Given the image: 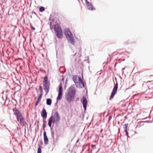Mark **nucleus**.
Returning <instances> with one entry per match:
<instances>
[{
    "instance_id": "obj_14",
    "label": "nucleus",
    "mask_w": 153,
    "mask_h": 153,
    "mask_svg": "<svg viewBox=\"0 0 153 153\" xmlns=\"http://www.w3.org/2000/svg\"><path fill=\"white\" fill-rule=\"evenodd\" d=\"M62 85L60 84L59 85V93L62 94Z\"/></svg>"
},
{
    "instance_id": "obj_28",
    "label": "nucleus",
    "mask_w": 153,
    "mask_h": 153,
    "mask_svg": "<svg viewBox=\"0 0 153 153\" xmlns=\"http://www.w3.org/2000/svg\"><path fill=\"white\" fill-rule=\"evenodd\" d=\"M40 94H42H42H43V90H42V91H40Z\"/></svg>"
},
{
    "instance_id": "obj_21",
    "label": "nucleus",
    "mask_w": 153,
    "mask_h": 153,
    "mask_svg": "<svg viewBox=\"0 0 153 153\" xmlns=\"http://www.w3.org/2000/svg\"><path fill=\"white\" fill-rule=\"evenodd\" d=\"M127 126L128 124H126L124 125V128L125 129V131L127 130Z\"/></svg>"
},
{
    "instance_id": "obj_7",
    "label": "nucleus",
    "mask_w": 153,
    "mask_h": 153,
    "mask_svg": "<svg viewBox=\"0 0 153 153\" xmlns=\"http://www.w3.org/2000/svg\"><path fill=\"white\" fill-rule=\"evenodd\" d=\"M85 1L88 10H95L91 3L87 0H85Z\"/></svg>"
},
{
    "instance_id": "obj_26",
    "label": "nucleus",
    "mask_w": 153,
    "mask_h": 153,
    "mask_svg": "<svg viewBox=\"0 0 153 153\" xmlns=\"http://www.w3.org/2000/svg\"><path fill=\"white\" fill-rule=\"evenodd\" d=\"M52 22H51L50 23V28H51V29H52L53 28V26L52 25Z\"/></svg>"
},
{
    "instance_id": "obj_19",
    "label": "nucleus",
    "mask_w": 153,
    "mask_h": 153,
    "mask_svg": "<svg viewBox=\"0 0 153 153\" xmlns=\"http://www.w3.org/2000/svg\"><path fill=\"white\" fill-rule=\"evenodd\" d=\"M45 10V8L43 7H41L39 8V11L41 12H43Z\"/></svg>"
},
{
    "instance_id": "obj_3",
    "label": "nucleus",
    "mask_w": 153,
    "mask_h": 153,
    "mask_svg": "<svg viewBox=\"0 0 153 153\" xmlns=\"http://www.w3.org/2000/svg\"><path fill=\"white\" fill-rule=\"evenodd\" d=\"M56 117L54 119H53V117L51 116L49 118L48 120V124L50 127H51L52 123H53L59 121L60 119V117L59 116V114L57 112L55 113Z\"/></svg>"
},
{
    "instance_id": "obj_17",
    "label": "nucleus",
    "mask_w": 153,
    "mask_h": 153,
    "mask_svg": "<svg viewBox=\"0 0 153 153\" xmlns=\"http://www.w3.org/2000/svg\"><path fill=\"white\" fill-rule=\"evenodd\" d=\"M62 94L59 93L58 96L57 98V100H60L62 98Z\"/></svg>"
},
{
    "instance_id": "obj_30",
    "label": "nucleus",
    "mask_w": 153,
    "mask_h": 153,
    "mask_svg": "<svg viewBox=\"0 0 153 153\" xmlns=\"http://www.w3.org/2000/svg\"><path fill=\"white\" fill-rule=\"evenodd\" d=\"M43 127L44 128L45 127V126H44V125H43Z\"/></svg>"
},
{
    "instance_id": "obj_22",
    "label": "nucleus",
    "mask_w": 153,
    "mask_h": 153,
    "mask_svg": "<svg viewBox=\"0 0 153 153\" xmlns=\"http://www.w3.org/2000/svg\"><path fill=\"white\" fill-rule=\"evenodd\" d=\"M42 94H40V95H39V97H38V99H37V100H39V101H40V100H41V98H42Z\"/></svg>"
},
{
    "instance_id": "obj_29",
    "label": "nucleus",
    "mask_w": 153,
    "mask_h": 153,
    "mask_svg": "<svg viewBox=\"0 0 153 153\" xmlns=\"http://www.w3.org/2000/svg\"><path fill=\"white\" fill-rule=\"evenodd\" d=\"M125 132H126V134L127 135H128V132L127 131V130H125Z\"/></svg>"
},
{
    "instance_id": "obj_16",
    "label": "nucleus",
    "mask_w": 153,
    "mask_h": 153,
    "mask_svg": "<svg viewBox=\"0 0 153 153\" xmlns=\"http://www.w3.org/2000/svg\"><path fill=\"white\" fill-rule=\"evenodd\" d=\"M79 82V84H81L83 87H84V84L83 81L82 80L81 78L79 77H78Z\"/></svg>"
},
{
    "instance_id": "obj_1",
    "label": "nucleus",
    "mask_w": 153,
    "mask_h": 153,
    "mask_svg": "<svg viewBox=\"0 0 153 153\" xmlns=\"http://www.w3.org/2000/svg\"><path fill=\"white\" fill-rule=\"evenodd\" d=\"M76 93V90L75 87L73 86H71L69 88L68 92L66 96V99L69 102L72 101L75 97Z\"/></svg>"
},
{
    "instance_id": "obj_12",
    "label": "nucleus",
    "mask_w": 153,
    "mask_h": 153,
    "mask_svg": "<svg viewBox=\"0 0 153 153\" xmlns=\"http://www.w3.org/2000/svg\"><path fill=\"white\" fill-rule=\"evenodd\" d=\"M13 111L15 114L16 116V117L22 115L21 113L18 109H13Z\"/></svg>"
},
{
    "instance_id": "obj_13",
    "label": "nucleus",
    "mask_w": 153,
    "mask_h": 153,
    "mask_svg": "<svg viewBox=\"0 0 153 153\" xmlns=\"http://www.w3.org/2000/svg\"><path fill=\"white\" fill-rule=\"evenodd\" d=\"M67 38L69 39V41L71 44L74 45V39L73 37L72 36H71L70 37H68V38Z\"/></svg>"
},
{
    "instance_id": "obj_4",
    "label": "nucleus",
    "mask_w": 153,
    "mask_h": 153,
    "mask_svg": "<svg viewBox=\"0 0 153 153\" xmlns=\"http://www.w3.org/2000/svg\"><path fill=\"white\" fill-rule=\"evenodd\" d=\"M44 89L46 93H48L50 89V82L48 81V78L47 76H45L44 78L43 82Z\"/></svg>"
},
{
    "instance_id": "obj_27",
    "label": "nucleus",
    "mask_w": 153,
    "mask_h": 153,
    "mask_svg": "<svg viewBox=\"0 0 153 153\" xmlns=\"http://www.w3.org/2000/svg\"><path fill=\"white\" fill-rule=\"evenodd\" d=\"M39 89H40V91H42V87L41 86H40L39 87Z\"/></svg>"
},
{
    "instance_id": "obj_5",
    "label": "nucleus",
    "mask_w": 153,
    "mask_h": 153,
    "mask_svg": "<svg viewBox=\"0 0 153 153\" xmlns=\"http://www.w3.org/2000/svg\"><path fill=\"white\" fill-rule=\"evenodd\" d=\"M16 118L18 122L22 126H23L26 124L25 119L23 117L22 114L16 117Z\"/></svg>"
},
{
    "instance_id": "obj_2",
    "label": "nucleus",
    "mask_w": 153,
    "mask_h": 153,
    "mask_svg": "<svg viewBox=\"0 0 153 153\" xmlns=\"http://www.w3.org/2000/svg\"><path fill=\"white\" fill-rule=\"evenodd\" d=\"M54 29L57 37L59 38H61L63 36V33L60 25L58 24H56L54 25Z\"/></svg>"
},
{
    "instance_id": "obj_24",
    "label": "nucleus",
    "mask_w": 153,
    "mask_h": 153,
    "mask_svg": "<svg viewBox=\"0 0 153 153\" xmlns=\"http://www.w3.org/2000/svg\"><path fill=\"white\" fill-rule=\"evenodd\" d=\"M40 101L37 100L36 101L35 104V106H36L38 105V104L39 103V102Z\"/></svg>"
},
{
    "instance_id": "obj_9",
    "label": "nucleus",
    "mask_w": 153,
    "mask_h": 153,
    "mask_svg": "<svg viewBox=\"0 0 153 153\" xmlns=\"http://www.w3.org/2000/svg\"><path fill=\"white\" fill-rule=\"evenodd\" d=\"M65 34L67 38L72 36L70 30L68 28H66L65 30Z\"/></svg>"
},
{
    "instance_id": "obj_11",
    "label": "nucleus",
    "mask_w": 153,
    "mask_h": 153,
    "mask_svg": "<svg viewBox=\"0 0 153 153\" xmlns=\"http://www.w3.org/2000/svg\"><path fill=\"white\" fill-rule=\"evenodd\" d=\"M42 116L43 118H46L47 117V114L46 110L43 109L41 113Z\"/></svg>"
},
{
    "instance_id": "obj_8",
    "label": "nucleus",
    "mask_w": 153,
    "mask_h": 153,
    "mask_svg": "<svg viewBox=\"0 0 153 153\" xmlns=\"http://www.w3.org/2000/svg\"><path fill=\"white\" fill-rule=\"evenodd\" d=\"M81 102L83 104V107L85 110L86 109L87 105L88 103L86 98L83 97L82 99L81 100Z\"/></svg>"
},
{
    "instance_id": "obj_10",
    "label": "nucleus",
    "mask_w": 153,
    "mask_h": 153,
    "mask_svg": "<svg viewBox=\"0 0 153 153\" xmlns=\"http://www.w3.org/2000/svg\"><path fill=\"white\" fill-rule=\"evenodd\" d=\"M43 136L45 144H47L48 143V140L46 135V132L45 131L44 132Z\"/></svg>"
},
{
    "instance_id": "obj_25",
    "label": "nucleus",
    "mask_w": 153,
    "mask_h": 153,
    "mask_svg": "<svg viewBox=\"0 0 153 153\" xmlns=\"http://www.w3.org/2000/svg\"><path fill=\"white\" fill-rule=\"evenodd\" d=\"M30 27L32 30H35V28L33 27V25H30Z\"/></svg>"
},
{
    "instance_id": "obj_20",
    "label": "nucleus",
    "mask_w": 153,
    "mask_h": 153,
    "mask_svg": "<svg viewBox=\"0 0 153 153\" xmlns=\"http://www.w3.org/2000/svg\"><path fill=\"white\" fill-rule=\"evenodd\" d=\"M41 153V147L39 146L38 149L37 153Z\"/></svg>"
},
{
    "instance_id": "obj_6",
    "label": "nucleus",
    "mask_w": 153,
    "mask_h": 153,
    "mask_svg": "<svg viewBox=\"0 0 153 153\" xmlns=\"http://www.w3.org/2000/svg\"><path fill=\"white\" fill-rule=\"evenodd\" d=\"M118 83L117 82L113 89L112 92H111V95L109 99V100H111L113 98L114 95L116 94L118 88Z\"/></svg>"
},
{
    "instance_id": "obj_23",
    "label": "nucleus",
    "mask_w": 153,
    "mask_h": 153,
    "mask_svg": "<svg viewBox=\"0 0 153 153\" xmlns=\"http://www.w3.org/2000/svg\"><path fill=\"white\" fill-rule=\"evenodd\" d=\"M40 101L37 100L36 101L35 104V106H36L38 105V104L39 103V102Z\"/></svg>"
},
{
    "instance_id": "obj_18",
    "label": "nucleus",
    "mask_w": 153,
    "mask_h": 153,
    "mask_svg": "<svg viewBox=\"0 0 153 153\" xmlns=\"http://www.w3.org/2000/svg\"><path fill=\"white\" fill-rule=\"evenodd\" d=\"M77 77H78L77 76H74L73 77V80H74V82H75V84H76L77 83L76 80H77Z\"/></svg>"
},
{
    "instance_id": "obj_15",
    "label": "nucleus",
    "mask_w": 153,
    "mask_h": 153,
    "mask_svg": "<svg viewBox=\"0 0 153 153\" xmlns=\"http://www.w3.org/2000/svg\"><path fill=\"white\" fill-rule=\"evenodd\" d=\"M52 103V100L50 99H48L46 100V103L48 105H51Z\"/></svg>"
}]
</instances>
